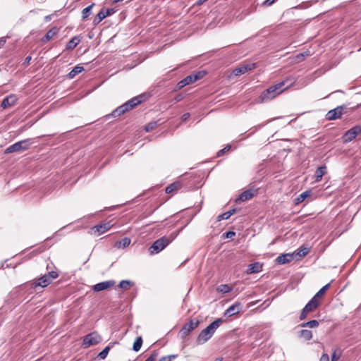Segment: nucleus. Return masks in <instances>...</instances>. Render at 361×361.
<instances>
[{
    "instance_id": "4c0bfd02",
    "label": "nucleus",
    "mask_w": 361,
    "mask_h": 361,
    "mask_svg": "<svg viewBox=\"0 0 361 361\" xmlns=\"http://www.w3.org/2000/svg\"><path fill=\"white\" fill-rule=\"evenodd\" d=\"M310 55V51H305L302 53H300L298 54L297 56H296V59L298 60V61H300V60H302L306 56H308Z\"/></svg>"
},
{
    "instance_id": "2f4dec72",
    "label": "nucleus",
    "mask_w": 361,
    "mask_h": 361,
    "mask_svg": "<svg viewBox=\"0 0 361 361\" xmlns=\"http://www.w3.org/2000/svg\"><path fill=\"white\" fill-rule=\"evenodd\" d=\"M110 349H111V346H110V345H108V346L105 347V348H104V349H103V350H102V351L98 354L97 357H99V359H101V360H104V359L106 357V356H107V355H108V353H109V352Z\"/></svg>"
},
{
    "instance_id": "39448f33",
    "label": "nucleus",
    "mask_w": 361,
    "mask_h": 361,
    "mask_svg": "<svg viewBox=\"0 0 361 361\" xmlns=\"http://www.w3.org/2000/svg\"><path fill=\"white\" fill-rule=\"evenodd\" d=\"M32 139H25L20 141H18L9 147H8L4 150L5 154H11L13 152H19L20 151H25L29 149L30 146L32 144Z\"/></svg>"
},
{
    "instance_id": "c9c22d12",
    "label": "nucleus",
    "mask_w": 361,
    "mask_h": 361,
    "mask_svg": "<svg viewBox=\"0 0 361 361\" xmlns=\"http://www.w3.org/2000/svg\"><path fill=\"white\" fill-rule=\"evenodd\" d=\"M133 284L132 281L128 280H123L119 283V288L122 289H127L130 286Z\"/></svg>"
},
{
    "instance_id": "20e7f679",
    "label": "nucleus",
    "mask_w": 361,
    "mask_h": 361,
    "mask_svg": "<svg viewBox=\"0 0 361 361\" xmlns=\"http://www.w3.org/2000/svg\"><path fill=\"white\" fill-rule=\"evenodd\" d=\"M174 238L175 236H172L171 235L170 237L163 236L156 240L149 247V252L151 255L158 254L169 245L173 241Z\"/></svg>"
},
{
    "instance_id": "c756f323",
    "label": "nucleus",
    "mask_w": 361,
    "mask_h": 361,
    "mask_svg": "<svg viewBox=\"0 0 361 361\" xmlns=\"http://www.w3.org/2000/svg\"><path fill=\"white\" fill-rule=\"evenodd\" d=\"M143 341L141 336L137 337L133 345V350L135 352H138L142 345Z\"/></svg>"
},
{
    "instance_id": "5701e85b",
    "label": "nucleus",
    "mask_w": 361,
    "mask_h": 361,
    "mask_svg": "<svg viewBox=\"0 0 361 361\" xmlns=\"http://www.w3.org/2000/svg\"><path fill=\"white\" fill-rule=\"evenodd\" d=\"M326 173V166L325 165H322L319 166L315 171V180L317 182L320 181L322 178V176Z\"/></svg>"
},
{
    "instance_id": "052dcab7",
    "label": "nucleus",
    "mask_w": 361,
    "mask_h": 361,
    "mask_svg": "<svg viewBox=\"0 0 361 361\" xmlns=\"http://www.w3.org/2000/svg\"><path fill=\"white\" fill-rule=\"evenodd\" d=\"M300 326H301V327H308L307 322L302 323V324H300Z\"/></svg>"
},
{
    "instance_id": "6e6552de",
    "label": "nucleus",
    "mask_w": 361,
    "mask_h": 361,
    "mask_svg": "<svg viewBox=\"0 0 361 361\" xmlns=\"http://www.w3.org/2000/svg\"><path fill=\"white\" fill-rule=\"evenodd\" d=\"M200 322L198 319H195V321L190 319L189 322L183 325L179 331V334L182 338L186 337L191 331L194 330L198 326Z\"/></svg>"
},
{
    "instance_id": "473e14b6",
    "label": "nucleus",
    "mask_w": 361,
    "mask_h": 361,
    "mask_svg": "<svg viewBox=\"0 0 361 361\" xmlns=\"http://www.w3.org/2000/svg\"><path fill=\"white\" fill-rule=\"evenodd\" d=\"M310 252V249L306 247H304V246H302L296 252V255L299 256L300 257H305V255H307L308 254V252Z\"/></svg>"
},
{
    "instance_id": "864d4df0",
    "label": "nucleus",
    "mask_w": 361,
    "mask_h": 361,
    "mask_svg": "<svg viewBox=\"0 0 361 361\" xmlns=\"http://www.w3.org/2000/svg\"><path fill=\"white\" fill-rule=\"evenodd\" d=\"M339 359V355H336L335 353H334L331 355V361H338Z\"/></svg>"
},
{
    "instance_id": "37998d69",
    "label": "nucleus",
    "mask_w": 361,
    "mask_h": 361,
    "mask_svg": "<svg viewBox=\"0 0 361 361\" xmlns=\"http://www.w3.org/2000/svg\"><path fill=\"white\" fill-rule=\"evenodd\" d=\"M229 218H230L229 215L228 214L227 212H226L218 216L217 221H220L221 220H226Z\"/></svg>"
},
{
    "instance_id": "a18cd8bd",
    "label": "nucleus",
    "mask_w": 361,
    "mask_h": 361,
    "mask_svg": "<svg viewBox=\"0 0 361 361\" xmlns=\"http://www.w3.org/2000/svg\"><path fill=\"white\" fill-rule=\"evenodd\" d=\"M224 235L226 238H233V236L235 235V233L234 231H227V232L224 233Z\"/></svg>"
},
{
    "instance_id": "c03bdc74",
    "label": "nucleus",
    "mask_w": 361,
    "mask_h": 361,
    "mask_svg": "<svg viewBox=\"0 0 361 361\" xmlns=\"http://www.w3.org/2000/svg\"><path fill=\"white\" fill-rule=\"evenodd\" d=\"M231 147L229 145H227L226 147H225L224 149L219 150L217 154H216V156L217 157H221L226 152L228 151L230 149Z\"/></svg>"
},
{
    "instance_id": "f257e3e1",
    "label": "nucleus",
    "mask_w": 361,
    "mask_h": 361,
    "mask_svg": "<svg viewBox=\"0 0 361 361\" xmlns=\"http://www.w3.org/2000/svg\"><path fill=\"white\" fill-rule=\"evenodd\" d=\"M143 97L144 96L140 94L139 96L132 98L131 99L127 101L122 105L115 109L110 114L106 116V118H115L133 109L135 106H137L138 104L142 102V101L144 100Z\"/></svg>"
},
{
    "instance_id": "f8f14e48",
    "label": "nucleus",
    "mask_w": 361,
    "mask_h": 361,
    "mask_svg": "<svg viewBox=\"0 0 361 361\" xmlns=\"http://www.w3.org/2000/svg\"><path fill=\"white\" fill-rule=\"evenodd\" d=\"M112 225L111 222H104L100 224L95 225L92 228V231L97 234V235H100L103 234L106 231H109L111 228Z\"/></svg>"
},
{
    "instance_id": "f03ea898",
    "label": "nucleus",
    "mask_w": 361,
    "mask_h": 361,
    "mask_svg": "<svg viewBox=\"0 0 361 361\" xmlns=\"http://www.w3.org/2000/svg\"><path fill=\"white\" fill-rule=\"evenodd\" d=\"M224 322V319L221 318L216 319L215 321L209 324L205 329L201 331L197 338V343L198 345H202L209 341L217 328Z\"/></svg>"
},
{
    "instance_id": "e433bc0d",
    "label": "nucleus",
    "mask_w": 361,
    "mask_h": 361,
    "mask_svg": "<svg viewBox=\"0 0 361 361\" xmlns=\"http://www.w3.org/2000/svg\"><path fill=\"white\" fill-rule=\"evenodd\" d=\"M188 85V83L185 78L177 83L175 89L176 90H180Z\"/></svg>"
},
{
    "instance_id": "4468645a",
    "label": "nucleus",
    "mask_w": 361,
    "mask_h": 361,
    "mask_svg": "<svg viewBox=\"0 0 361 361\" xmlns=\"http://www.w3.org/2000/svg\"><path fill=\"white\" fill-rule=\"evenodd\" d=\"M255 67H256V65L254 63H247V64H245V65H243V66H241L240 67L235 68L233 71V73L235 76H239V75H241L243 74H245V73H247L249 71L253 70Z\"/></svg>"
},
{
    "instance_id": "de8ad7c7",
    "label": "nucleus",
    "mask_w": 361,
    "mask_h": 361,
    "mask_svg": "<svg viewBox=\"0 0 361 361\" xmlns=\"http://www.w3.org/2000/svg\"><path fill=\"white\" fill-rule=\"evenodd\" d=\"M183 98H184V94L183 93H179L175 96L174 99L176 102H178L183 100Z\"/></svg>"
},
{
    "instance_id": "a211bd4d",
    "label": "nucleus",
    "mask_w": 361,
    "mask_h": 361,
    "mask_svg": "<svg viewBox=\"0 0 361 361\" xmlns=\"http://www.w3.org/2000/svg\"><path fill=\"white\" fill-rule=\"evenodd\" d=\"M255 195V191L253 190H247L243 192L235 200L236 202H245L250 200Z\"/></svg>"
},
{
    "instance_id": "9d476101",
    "label": "nucleus",
    "mask_w": 361,
    "mask_h": 361,
    "mask_svg": "<svg viewBox=\"0 0 361 361\" xmlns=\"http://www.w3.org/2000/svg\"><path fill=\"white\" fill-rule=\"evenodd\" d=\"M102 340L101 336L96 332L88 334L84 337L83 345L85 347H90L99 343Z\"/></svg>"
},
{
    "instance_id": "0eeeda50",
    "label": "nucleus",
    "mask_w": 361,
    "mask_h": 361,
    "mask_svg": "<svg viewBox=\"0 0 361 361\" xmlns=\"http://www.w3.org/2000/svg\"><path fill=\"white\" fill-rule=\"evenodd\" d=\"M347 105L338 106L326 113V119L327 121H334L341 118L343 114L347 113Z\"/></svg>"
},
{
    "instance_id": "603ef678",
    "label": "nucleus",
    "mask_w": 361,
    "mask_h": 361,
    "mask_svg": "<svg viewBox=\"0 0 361 361\" xmlns=\"http://www.w3.org/2000/svg\"><path fill=\"white\" fill-rule=\"evenodd\" d=\"M190 116L189 113H185L181 117L182 121H186L190 118Z\"/></svg>"
},
{
    "instance_id": "13d9d810",
    "label": "nucleus",
    "mask_w": 361,
    "mask_h": 361,
    "mask_svg": "<svg viewBox=\"0 0 361 361\" xmlns=\"http://www.w3.org/2000/svg\"><path fill=\"white\" fill-rule=\"evenodd\" d=\"M6 40L5 37H1L0 38V47L4 46L6 43Z\"/></svg>"
},
{
    "instance_id": "dca6fc26",
    "label": "nucleus",
    "mask_w": 361,
    "mask_h": 361,
    "mask_svg": "<svg viewBox=\"0 0 361 361\" xmlns=\"http://www.w3.org/2000/svg\"><path fill=\"white\" fill-rule=\"evenodd\" d=\"M206 75L205 71H198L196 73H193L185 77V79L188 83V85L192 84L197 80L202 78Z\"/></svg>"
},
{
    "instance_id": "b1692460",
    "label": "nucleus",
    "mask_w": 361,
    "mask_h": 361,
    "mask_svg": "<svg viewBox=\"0 0 361 361\" xmlns=\"http://www.w3.org/2000/svg\"><path fill=\"white\" fill-rule=\"evenodd\" d=\"M80 42L78 37H73L66 44V48L67 50H73Z\"/></svg>"
},
{
    "instance_id": "8fccbe9b",
    "label": "nucleus",
    "mask_w": 361,
    "mask_h": 361,
    "mask_svg": "<svg viewBox=\"0 0 361 361\" xmlns=\"http://www.w3.org/2000/svg\"><path fill=\"white\" fill-rule=\"evenodd\" d=\"M276 1V0H266L263 3V5L266 6H269L272 5Z\"/></svg>"
},
{
    "instance_id": "58836bf2",
    "label": "nucleus",
    "mask_w": 361,
    "mask_h": 361,
    "mask_svg": "<svg viewBox=\"0 0 361 361\" xmlns=\"http://www.w3.org/2000/svg\"><path fill=\"white\" fill-rule=\"evenodd\" d=\"M157 126L156 122H151L146 125L145 129L147 132L152 130Z\"/></svg>"
},
{
    "instance_id": "79ce46f5",
    "label": "nucleus",
    "mask_w": 361,
    "mask_h": 361,
    "mask_svg": "<svg viewBox=\"0 0 361 361\" xmlns=\"http://www.w3.org/2000/svg\"><path fill=\"white\" fill-rule=\"evenodd\" d=\"M307 325L309 328H315L319 325V322L317 320L313 319L307 322Z\"/></svg>"
},
{
    "instance_id": "aec40b11",
    "label": "nucleus",
    "mask_w": 361,
    "mask_h": 361,
    "mask_svg": "<svg viewBox=\"0 0 361 361\" xmlns=\"http://www.w3.org/2000/svg\"><path fill=\"white\" fill-rule=\"evenodd\" d=\"M182 183L180 181H176L169 185H168L166 189L165 192L167 194H170L173 192H176L181 188Z\"/></svg>"
},
{
    "instance_id": "6ab92c4d",
    "label": "nucleus",
    "mask_w": 361,
    "mask_h": 361,
    "mask_svg": "<svg viewBox=\"0 0 361 361\" xmlns=\"http://www.w3.org/2000/svg\"><path fill=\"white\" fill-rule=\"evenodd\" d=\"M59 32V29L56 27H53L49 29L45 35L42 38V43L48 42L54 35H56Z\"/></svg>"
},
{
    "instance_id": "393cba45",
    "label": "nucleus",
    "mask_w": 361,
    "mask_h": 361,
    "mask_svg": "<svg viewBox=\"0 0 361 361\" xmlns=\"http://www.w3.org/2000/svg\"><path fill=\"white\" fill-rule=\"evenodd\" d=\"M84 71V68L82 66H75L68 74V77L70 79H73L75 78L78 74L80 73L82 71Z\"/></svg>"
},
{
    "instance_id": "ddd939ff",
    "label": "nucleus",
    "mask_w": 361,
    "mask_h": 361,
    "mask_svg": "<svg viewBox=\"0 0 361 361\" xmlns=\"http://www.w3.org/2000/svg\"><path fill=\"white\" fill-rule=\"evenodd\" d=\"M115 285V281L114 280H109L103 282L98 283L93 286L92 290L94 292H99L104 290H106L113 287Z\"/></svg>"
},
{
    "instance_id": "ea45409f",
    "label": "nucleus",
    "mask_w": 361,
    "mask_h": 361,
    "mask_svg": "<svg viewBox=\"0 0 361 361\" xmlns=\"http://www.w3.org/2000/svg\"><path fill=\"white\" fill-rule=\"evenodd\" d=\"M177 357V355H169L166 356L161 357L159 361H172V359H174Z\"/></svg>"
},
{
    "instance_id": "e2e57ef3",
    "label": "nucleus",
    "mask_w": 361,
    "mask_h": 361,
    "mask_svg": "<svg viewBox=\"0 0 361 361\" xmlns=\"http://www.w3.org/2000/svg\"><path fill=\"white\" fill-rule=\"evenodd\" d=\"M266 123H262V124H260V125H259V126H257V128H261V127L264 126Z\"/></svg>"
},
{
    "instance_id": "6e6d98bb",
    "label": "nucleus",
    "mask_w": 361,
    "mask_h": 361,
    "mask_svg": "<svg viewBox=\"0 0 361 361\" xmlns=\"http://www.w3.org/2000/svg\"><path fill=\"white\" fill-rule=\"evenodd\" d=\"M54 14H51V15H48V16H46L44 17V20L46 22H49L51 20L52 17H53Z\"/></svg>"
},
{
    "instance_id": "09e8293b",
    "label": "nucleus",
    "mask_w": 361,
    "mask_h": 361,
    "mask_svg": "<svg viewBox=\"0 0 361 361\" xmlns=\"http://www.w3.org/2000/svg\"><path fill=\"white\" fill-rule=\"evenodd\" d=\"M157 356V353L154 352L149 357H147L145 361H155Z\"/></svg>"
},
{
    "instance_id": "f704fd0d",
    "label": "nucleus",
    "mask_w": 361,
    "mask_h": 361,
    "mask_svg": "<svg viewBox=\"0 0 361 361\" xmlns=\"http://www.w3.org/2000/svg\"><path fill=\"white\" fill-rule=\"evenodd\" d=\"M217 290L220 293H227L231 290V288L227 284H222L217 288Z\"/></svg>"
},
{
    "instance_id": "cd10ccee",
    "label": "nucleus",
    "mask_w": 361,
    "mask_h": 361,
    "mask_svg": "<svg viewBox=\"0 0 361 361\" xmlns=\"http://www.w3.org/2000/svg\"><path fill=\"white\" fill-rule=\"evenodd\" d=\"M106 16L104 13V10L102 9L94 17L93 20L94 25H98L101 21H102Z\"/></svg>"
},
{
    "instance_id": "a878e982",
    "label": "nucleus",
    "mask_w": 361,
    "mask_h": 361,
    "mask_svg": "<svg viewBox=\"0 0 361 361\" xmlns=\"http://www.w3.org/2000/svg\"><path fill=\"white\" fill-rule=\"evenodd\" d=\"M298 336L305 341H310L312 338V332L310 330L302 329L298 332Z\"/></svg>"
},
{
    "instance_id": "4be33fe9",
    "label": "nucleus",
    "mask_w": 361,
    "mask_h": 361,
    "mask_svg": "<svg viewBox=\"0 0 361 361\" xmlns=\"http://www.w3.org/2000/svg\"><path fill=\"white\" fill-rule=\"evenodd\" d=\"M262 264L259 262H255L250 264L249 265V269L247 270L248 274H255L262 271Z\"/></svg>"
},
{
    "instance_id": "7c9ffc66",
    "label": "nucleus",
    "mask_w": 361,
    "mask_h": 361,
    "mask_svg": "<svg viewBox=\"0 0 361 361\" xmlns=\"http://www.w3.org/2000/svg\"><path fill=\"white\" fill-rule=\"evenodd\" d=\"M329 287L330 283L326 284L313 297L317 300H319V298L322 297L323 294L329 288Z\"/></svg>"
},
{
    "instance_id": "423d86ee",
    "label": "nucleus",
    "mask_w": 361,
    "mask_h": 361,
    "mask_svg": "<svg viewBox=\"0 0 361 361\" xmlns=\"http://www.w3.org/2000/svg\"><path fill=\"white\" fill-rule=\"evenodd\" d=\"M321 302L319 300H317L314 297L311 298V300L305 305L304 308L302 310L300 314V320L302 321L305 320L307 317V314L310 312H312L317 310Z\"/></svg>"
},
{
    "instance_id": "49530a36",
    "label": "nucleus",
    "mask_w": 361,
    "mask_h": 361,
    "mask_svg": "<svg viewBox=\"0 0 361 361\" xmlns=\"http://www.w3.org/2000/svg\"><path fill=\"white\" fill-rule=\"evenodd\" d=\"M116 12L115 9L114 8H107L106 10V11H104V13H105V16L107 17V16H111L112 14H114V13Z\"/></svg>"
},
{
    "instance_id": "c85d7f7f",
    "label": "nucleus",
    "mask_w": 361,
    "mask_h": 361,
    "mask_svg": "<svg viewBox=\"0 0 361 361\" xmlns=\"http://www.w3.org/2000/svg\"><path fill=\"white\" fill-rule=\"evenodd\" d=\"M94 6V3H92L90 6H87L82 11V20H85L87 17H89L91 14V10Z\"/></svg>"
},
{
    "instance_id": "1a4fd4ad",
    "label": "nucleus",
    "mask_w": 361,
    "mask_h": 361,
    "mask_svg": "<svg viewBox=\"0 0 361 361\" xmlns=\"http://www.w3.org/2000/svg\"><path fill=\"white\" fill-rule=\"evenodd\" d=\"M361 133V126L356 125L347 130L343 136L344 142H350L353 140L355 137Z\"/></svg>"
},
{
    "instance_id": "3c124183",
    "label": "nucleus",
    "mask_w": 361,
    "mask_h": 361,
    "mask_svg": "<svg viewBox=\"0 0 361 361\" xmlns=\"http://www.w3.org/2000/svg\"><path fill=\"white\" fill-rule=\"evenodd\" d=\"M319 361H329V355L327 354H323L321 356Z\"/></svg>"
},
{
    "instance_id": "5fc2aeb1",
    "label": "nucleus",
    "mask_w": 361,
    "mask_h": 361,
    "mask_svg": "<svg viewBox=\"0 0 361 361\" xmlns=\"http://www.w3.org/2000/svg\"><path fill=\"white\" fill-rule=\"evenodd\" d=\"M32 57L30 56H28L25 58L23 64L28 65L30 63V61H31Z\"/></svg>"
},
{
    "instance_id": "a19ab883",
    "label": "nucleus",
    "mask_w": 361,
    "mask_h": 361,
    "mask_svg": "<svg viewBox=\"0 0 361 361\" xmlns=\"http://www.w3.org/2000/svg\"><path fill=\"white\" fill-rule=\"evenodd\" d=\"M47 276H49V278H50V279L52 281L55 279H56L59 276L58 273L56 271H49L47 274H46Z\"/></svg>"
},
{
    "instance_id": "72a5a7b5",
    "label": "nucleus",
    "mask_w": 361,
    "mask_h": 361,
    "mask_svg": "<svg viewBox=\"0 0 361 361\" xmlns=\"http://www.w3.org/2000/svg\"><path fill=\"white\" fill-rule=\"evenodd\" d=\"M130 241L131 240L129 238H124L120 241L117 242V243L118 244V247L124 248L130 245Z\"/></svg>"
},
{
    "instance_id": "680f3d73",
    "label": "nucleus",
    "mask_w": 361,
    "mask_h": 361,
    "mask_svg": "<svg viewBox=\"0 0 361 361\" xmlns=\"http://www.w3.org/2000/svg\"><path fill=\"white\" fill-rule=\"evenodd\" d=\"M214 361H222V358L221 357H217L215 359Z\"/></svg>"
},
{
    "instance_id": "bf43d9fd",
    "label": "nucleus",
    "mask_w": 361,
    "mask_h": 361,
    "mask_svg": "<svg viewBox=\"0 0 361 361\" xmlns=\"http://www.w3.org/2000/svg\"><path fill=\"white\" fill-rule=\"evenodd\" d=\"M207 0H197V4L198 5H201L202 4L204 1H206Z\"/></svg>"
},
{
    "instance_id": "412c9836",
    "label": "nucleus",
    "mask_w": 361,
    "mask_h": 361,
    "mask_svg": "<svg viewBox=\"0 0 361 361\" xmlns=\"http://www.w3.org/2000/svg\"><path fill=\"white\" fill-rule=\"evenodd\" d=\"M312 194V192L310 190L304 191L295 199V204H299L302 203L306 198L310 197Z\"/></svg>"
},
{
    "instance_id": "bb28decb",
    "label": "nucleus",
    "mask_w": 361,
    "mask_h": 361,
    "mask_svg": "<svg viewBox=\"0 0 361 361\" xmlns=\"http://www.w3.org/2000/svg\"><path fill=\"white\" fill-rule=\"evenodd\" d=\"M15 103V99H14V97L13 96H9V97H6V98H4L1 102V106L5 109L6 108L7 106H11V105H13Z\"/></svg>"
},
{
    "instance_id": "f3484780",
    "label": "nucleus",
    "mask_w": 361,
    "mask_h": 361,
    "mask_svg": "<svg viewBox=\"0 0 361 361\" xmlns=\"http://www.w3.org/2000/svg\"><path fill=\"white\" fill-rule=\"evenodd\" d=\"M51 283V280L49 276H47V274L43 275L42 277L39 278L37 281L34 282L32 284V286L34 288H36L37 286H41V287H47L48 285H49Z\"/></svg>"
},
{
    "instance_id": "9b49d317",
    "label": "nucleus",
    "mask_w": 361,
    "mask_h": 361,
    "mask_svg": "<svg viewBox=\"0 0 361 361\" xmlns=\"http://www.w3.org/2000/svg\"><path fill=\"white\" fill-rule=\"evenodd\" d=\"M243 305L240 302H236L231 305L224 312V315L228 317L233 316L242 311Z\"/></svg>"
},
{
    "instance_id": "4d7b16f0",
    "label": "nucleus",
    "mask_w": 361,
    "mask_h": 361,
    "mask_svg": "<svg viewBox=\"0 0 361 361\" xmlns=\"http://www.w3.org/2000/svg\"><path fill=\"white\" fill-rule=\"evenodd\" d=\"M235 212H236V209H230V210L227 211V213H228V214L229 215L230 217H231V216L234 214Z\"/></svg>"
},
{
    "instance_id": "7ed1b4c3",
    "label": "nucleus",
    "mask_w": 361,
    "mask_h": 361,
    "mask_svg": "<svg viewBox=\"0 0 361 361\" xmlns=\"http://www.w3.org/2000/svg\"><path fill=\"white\" fill-rule=\"evenodd\" d=\"M285 85L284 81H281L274 85H271L267 89L262 92L259 96V100L261 102H267L275 98L276 96L280 94L286 88H283Z\"/></svg>"
},
{
    "instance_id": "2eb2a0df",
    "label": "nucleus",
    "mask_w": 361,
    "mask_h": 361,
    "mask_svg": "<svg viewBox=\"0 0 361 361\" xmlns=\"http://www.w3.org/2000/svg\"><path fill=\"white\" fill-rule=\"evenodd\" d=\"M294 259L293 253H286L281 254L279 257H276L275 262L278 264H285L286 263L290 262Z\"/></svg>"
}]
</instances>
